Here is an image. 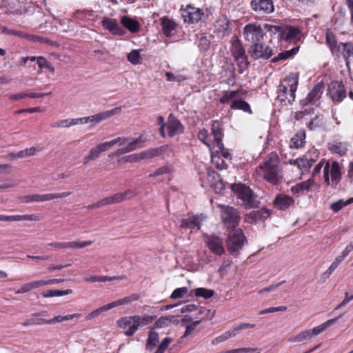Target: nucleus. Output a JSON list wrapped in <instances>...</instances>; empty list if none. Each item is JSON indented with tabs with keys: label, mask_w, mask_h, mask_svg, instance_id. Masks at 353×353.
Masks as SVG:
<instances>
[{
	"label": "nucleus",
	"mask_w": 353,
	"mask_h": 353,
	"mask_svg": "<svg viewBox=\"0 0 353 353\" xmlns=\"http://www.w3.org/2000/svg\"><path fill=\"white\" fill-rule=\"evenodd\" d=\"M156 318V316L148 314L124 316L117 321V325L119 327L126 330L124 332L126 336H132L140 327L150 324Z\"/></svg>",
	"instance_id": "f257e3e1"
},
{
	"label": "nucleus",
	"mask_w": 353,
	"mask_h": 353,
	"mask_svg": "<svg viewBox=\"0 0 353 353\" xmlns=\"http://www.w3.org/2000/svg\"><path fill=\"white\" fill-rule=\"evenodd\" d=\"M279 163L278 156L271 153L259 166L257 172L268 182L276 184L279 181Z\"/></svg>",
	"instance_id": "f03ea898"
},
{
	"label": "nucleus",
	"mask_w": 353,
	"mask_h": 353,
	"mask_svg": "<svg viewBox=\"0 0 353 353\" xmlns=\"http://www.w3.org/2000/svg\"><path fill=\"white\" fill-rule=\"evenodd\" d=\"M299 82L298 74L290 73L278 87V99L282 102L292 103L295 99V92Z\"/></svg>",
	"instance_id": "7ed1b4c3"
},
{
	"label": "nucleus",
	"mask_w": 353,
	"mask_h": 353,
	"mask_svg": "<svg viewBox=\"0 0 353 353\" xmlns=\"http://www.w3.org/2000/svg\"><path fill=\"white\" fill-rule=\"evenodd\" d=\"M232 190L236 193L238 198L241 200V205L247 209L256 208L258 201L252 190L247 185L239 183L233 184Z\"/></svg>",
	"instance_id": "20e7f679"
},
{
	"label": "nucleus",
	"mask_w": 353,
	"mask_h": 353,
	"mask_svg": "<svg viewBox=\"0 0 353 353\" xmlns=\"http://www.w3.org/2000/svg\"><path fill=\"white\" fill-rule=\"evenodd\" d=\"M246 241L242 230L233 228L229 232L226 240L228 250L232 255L238 256Z\"/></svg>",
	"instance_id": "39448f33"
},
{
	"label": "nucleus",
	"mask_w": 353,
	"mask_h": 353,
	"mask_svg": "<svg viewBox=\"0 0 353 353\" xmlns=\"http://www.w3.org/2000/svg\"><path fill=\"white\" fill-rule=\"evenodd\" d=\"M239 91H225L219 101L223 104H229L232 110H241L250 114L252 110L250 105L244 100L239 98Z\"/></svg>",
	"instance_id": "423d86ee"
},
{
	"label": "nucleus",
	"mask_w": 353,
	"mask_h": 353,
	"mask_svg": "<svg viewBox=\"0 0 353 353\" xmlns=\"http://www.w3.org/2000/svg\"><path fill=\"white\" fill-rule=\"evenodd\" d=\"M230 43V52L237 65L242 68H248L250 62L241 40L236 35H234L231 37Z\"/></svg>",
	"instance_id": "0eeeda50"
},
{
	"label": "nucleus",
	"mask_w": 353,
	"mask_h": 353,
	"mask_svg": "<svg viewBox=\"0 0 353 353\" xmlns=\"http://www.w3.org/2000/svg\"><path fill=\"white\" fill-rule=\"evenodd\" d=\"M218 207L220 208L221 219L224 225L228 228H236V227L241 220V216L237 210L223 204H219Z\"/></svg>",
	"instance_id": "6e6552de"
},
{
	"label": "nucleus",
	"mask_w": 353,
	"mask_h": 353,
	"mask_svg": "<svg viewBox=\"0 0 353 353\" xmlns=\"http://www.w3.org/2000/svg\"><path fill=\"white\" fill-rule=\"evenodd\" d=\"M117 139L120 140L117 143L120 148L112 153L114 156L124 154L141 148L143 147V143L144 142L142 139V137H139L137 139L119 137Z\"/></svg>",
	"instance_id": "1a4fd4ad"
},
{
	"label": "nucleus",
	"mask_w": 353,
	"mask_h": 353,
	"mask_svg": "<svg viewBox=\"0 0 353 353\" xmlns=\"http://www.w3.org/2000/svg\"><path fill=\"white\" fill-rule=\"evenodd\" d=\"M325 182L330 185V175L333 186H336L342 179L341 167L339 162L334 161L332 163L327 161L323 169Z\"/></svg>",
	"instance_id": "9d476101"
},
{
	"label": "nucleus",
	"mask_w": 353,
	"mask_h": 353,
	"mask_svg": "<svg viewBox=\"0 0 353 353\" xmlns=\"http://www.w3.org/2000/svg\"><path fill=\"white\" fill-rule=\"evenodd\" d=\"M181 10L184 22L188 23L203 21L207 17V15L202 9L192 5H188L185 8H181Z\"/></svg>",
	"instance_id": "9b49d317"
},
{
	"label": "nucleus",
	"mask_w": 353,
	"mask_h": 353,
	"mask_svg": "<svg viewBox=\"0 0 353 353\" xmlns=\"http://www.w3.org/2000/svg\"><path fill=\"white\" fill-rule=\"evenodd\" d=\"M122 108L117 107L112 110H105L101 112H99L97 114L79 118V124H84L87 123H92V125H95L96 124L100 123L101 121L109 119L114 115L119 114L121 112Z\"/></svg>",
	"instance_id": "f8f14e48"
},
{
	"label": "nucleus",
	"mask_w": 353,
	"mask_h": 353,
	"mask_svg": "<svg viewBox=\"0 0 353 353\" xmlns=\"http://www.w3.org/2000/svg\"><path fill=\"white\" fill-rule=\"evenodd\" d=\"M244 39L246 41L259 43L265 35L260 25L256 23L247 24L243 28Z\"/></svg>",
	"instance_id": "ddd939ff"
},
{
	"label": "nucleus",
	"mask_w": 353,
	"mask_h": 353,
	"mask_svg": "<svg viewBox=\"0 0 353 353\" xmlns=\"http://www.w3.org/2000/svg\"><path fill=\"white\" fill-rule=\"evenodd\" d=\"M248 53L254 60L268 59L273 54V50L269 46L259 43L250 46L248 48Z\"/></svg>",
	"instance_id": "4468645a"
},
{
	"label": "nucleus",
	"mask_w": 353,
	"mask_h": 353,
	"mask_svg": "<svg viewBox=\"0 0 353 353\" xmlns=\"http://www.w3.org/2000/svg\"><path fill=\"white\" fill-rule=\"evenodd\" d=\"M204 242L210 250L216 255H222L225 253L223 243L219 236L215 234H203Z\"/></svg>",
	"instance_id": "2eb2a0df"
},
{
	"label": "nucleus",
	"mask_w": 353,
	"mask_h": 353,
	"mask_svg": "<svg viewBox=\"0 0 353 353\" xmlns=\"http://www.w3.org/2000/svg\"><path fill=\"white\" fill-rule=\"evenodd\" d=\"M328 95L335 102H341L346 97V91L341 81L332 82L327 89Z\"/></svg>",
	"instance_id": "dca6fc26"
},
{
	"label": "nucleus",
	"mask_w": 353,
	"mask_h": 353,
	"mask_svg": "<svg viewBox=\"0 0 353 353\" xmlns=\"http://www.w3.org/2000/svg\"><path fill=\"white\" fill-rule=\"evenodd\" d=\"M250 5L254 11L261 14H268L274 10L272 0H252Z\"/></svg>",
	"instance_id": "f3484780"
},
{
	"label": "nucleus",
	"mask_w": 353,
	"mask_h": 353,
	"mask_svg": "<svg viewBox=\"0 0 353 353\" xmlns=\"http://www.w3.org/2000/svg\"><path fill=\"white\" fill-rule=\"evenodd\" d=\"M161 149H151L143 151L140 153L132 154L123 158L125 162L134 163L139 162L143 159H148L157 157L159 154Z\"/></svg>",
	"instance_id": "a211bd4d"
},
{
	"label": "nucleus",
	"mask_w": 353,
	"mask_h": 353,
	"mask_svg": "<svg viewBox=\"0 0 353 353\" xmlns=\"http://www.w3.org/2000/svg\"><path fill=\"white\" fill-rule=\"evenodd\" d=\"M168 135L173 137L184 132V126L181 121L172 114H170L166 124Z\"/></svg>",
	"instance_id": "6ab92c4d"
},
{
	"label": "nucleus",
	"mask_w": 353,
	"mask_h": 353,
	"mask_svg": "<svg viewBox=\"0 0 353 353\" xmlns=\"http://www.w3.org/2000/svg\"><path fill=\"white\" fill-rule=\"evenodd\" d=\"M270 215V211L263 208L260 210L252 211L244 217L245 222L254 223L259 221H265Z\"/></svg>",
	"instance_id": "aec40b11"
},
{
	"label": "nucleus",
	"mask_w": 353,
	"mask_h": 353,
	"mask_svg": "<svg viewBox=\"0 0 353 353\" xmlns=\"http://www.w3.org/2000/svg\"><path fill=\"white\" fill-rule=\"evenodd\" d=\"M204 216L201 215H192L187 219H183L181 221L180 227L181 228H200V224L204 219Z\"/></svg>",
	"instance_id": "412c9836"
},
{
	"label": "nucleus",
	"mask_w": 353,
	"mask_h": 353,
	"mask_svg": "<svg viewBox=\"0 0 353 353\" xmlns=\"http://www.w3.org/2000/svg\"><path fill=\"white\" fill-rule=\"evenodd\" d=\"M103 26L108 30L112 34L115 35H123L125 31L119 27L118 23L115 19H112L108 17H105L102 21Z\"/></svg>",
	"instance_id": "4be33fe9"
},
{
	"label": "nucleus",
	"mask_w": 353,
	"mask_h": 353,
	"mask_svg": "<svg viewBox=\"0 0 353 353\" xmlns=\"http://www.w3.org/2000/svg\"><path fill=\"white\" fill-rule=\"evenodd\" d=\"M211 132L214 136V140L216 145L223 147L222 139L223 137V129L221 123L219 121H212L211 125Z\"/></svg>",
	"instance_id": "5701e85b"
},
{
	"label": "nucleus",
	"mask_w": 353,
	"mask_h": 353,
	"mask_svg": "<svg viewBox=\"0 0 353 353\" xmlns=\"http://www.w3.org/2000/svg\"><path fill=\"white\" fill-rule=\"evenodd\" d=\"M161 27L166 37H172L175 34L176 23L171 19L164 17L161 19Z\"/></svg>",
	"instance_id": "b1692460"
},
{
	"label": "nucleus",
	"mask_w": 353,
	"mask_h": 353,
	"mask_svg": "<svg viewBox=\"0 0 353 353\" xmlns=\"http://www.w3.org/2000/svg\"><path fill=\"white\" fill-rule=\"evenodd\" d=\"M159 343V333L154 330V328H151L148 332V336L145 343V350L150 352H152Z\"/></svg>",
	"instance_id": "393cba45"
},
{
	"label": "nucleus",
	"mask_w": 353,
	"mask_h": 353,
	"mask_svg": "<svg viewBox=\"0 0 353 353\" xmlns=\"http://www.w3.org/2000/svg\"><path fill=\"white\" fill-rule=\"evenodd\" d=\"M294 203V199L288 195L280 194L277 196L274 200L275 207L281 210L288 208Z\"/></svg>",
	"instance_id": "a878e982"
},
{
	"label": "nucleus",
	"mask_w": 353,
	"mask_h": 353,
	"mask_svg": "<svg viewBox=\"0 0 353 353\" xmlns=\"http://www.w3.org/2000/svg\"><path fill=\"white\" fill-rule=\"evenodd\" d=\"M326 43L328 45L333 54H338L340 51V46L338 44L336 35L330 30L325 34Z\"/></svg>",
	"instance_id": "bb28decb"
},
{
	"label": "nucleus",
	"mask_w": 353,
	"mask_h": 353,
	"mask_svg": "<svg viewBox=\"0 0 353 353\" xmlns=\"http://www.w3.org/2000/svg\"><path fill=\"white\" fill-rule=\"evenodd\" d=\"M340 317H341V316H339L336 318L329 319L327 321H325V323L321 324L320 325L315 327L313 329L308 330L309 332H310L311 337L321 334L324 330H325L327 327L334 325L335 323H336L338 321V320Z\"/></svg>",
	"instance_id": "cd10ccee"
},
{
	"label": "nucleus",
	"mask_w": 353,
	"mask_h": 353,
	"mask_svg": "<svg viewBox=\"0 0 353 353\" xmlns=\"http://www.w3.org/2000/svg\"><path fill=\"white\" fill-rule=\"evenodd\" d=\"M121 21L123 26L132 33L139 32L140 29L139 23L137 20L127 16L123 17Z\"/></svg>",
	"instance_id": "c85d7f7f"
},
{
	"label": "nucleus",
	"mask_w": 353,
	"mask_h": 353,
	"mask_svg": "<svg viewBox=\"0 0 353 353\" xmlns=\"http://www.w3.org/2000/svg\"><path fill=\"white\" fill-rule=\"evenodd\" d=\"M323 83L316 84L307 97V101L310 103H314L318 101L323 93Z\"/></svg>",
	"instance_id": "c756f323"
},
{
	"label": "nucleus",
	"mask_w": 353,
	"mask_h": 353,
	"mask_svg": "<svg viewBox=\"0 0 353 353\" xmlns=\"http://www.w3.org/2000/svg\"><path fill=\"white\" fill-rule=\"evenodd\" d=\"M300 34V30L297 28L289 26L284 28L281 33V37L284 40L295 39Z\"/></svg>",
	"instance_id": "7c9ffc66"
},
{
	"label": "nucleus",
	"mask_w": 353,
	"mask_h": 353,
	"mask_svg": "<svg viewBox=\"0 0 353 353\" xmlns=\"http://www.w3.org/2000/svg\"><path fill=\"white\" fill-rule=\"evenodd\" d=\"M71 194L70 192H64L61 193H48L43 194H39V202L51 201L57 199L65 198Z\"/></svg>",
	"instance_id": "2f4dec72"
},
{
	"label": "nucleus",
	"mask_w": 353,
	"mask_h": 353,
	"mask_svg": "<svg viewBox=\"0 0 353 353\" xmlns=\"http://www.w3.org/2000/svg\"><path fill=\"white\" fill-rule=\"evenodd\" d=\"M79 124V118L76 119H68L57 121L52 123L50 126L52 128H70L72 125Z\"/></svg>",
	"instance_id": "473e14b6"
},
{
	"label": "nucleus",
	"mask_w": 353,
	"mask_h": 353,
	"mask_svg": "<svg viewBox=\"0 0 353 353\" xmlns=\"http://www.w3.org/2000/svg\"><path fill=\"white\" fill-rule=\"evenodd\" d=\"M314 161L315 160L312 159H308L307 158H299L293 161V163L300 170H302L303 171H307L311 168Z\"/></svg>",
	"instance_id": "72a5a7b5"
},
{
	"label": "nucleus",
	"mask_w": 353,
	"mask_h": 353,
	"mask_svg": "<svg viewBox=\"0 0 353 353\" xmlns=\"http://www.w3.org/2000/svg\"><path fill=\"white\" fill-rule=\"evenodd\" d=\"M311 339L310 332L308 330H305L301 332L296 336L290 338L288 341L291 343H303L310 341Z\"/></svg>",
	"instance_id": "f704fd0d"
},
{
	"label": "nucleus",
	"mask_w": 353,
	"mask_h": 353,
	"mask_svg": "<svg viewBox=\"0 0 353 353\" xmlns=\"http://www.w3.org/2000/svg\"><path fill=\"white\" fill-rule=\"evenodd\" d=\"M305 138L304 132H298L294 137L291 139L290 148L298 149L303 146L304 139Z\"/></svg>",
	"instance_id": "c9c22d12"
},
{
	"label": "nucleus",
	"mask_w": 353,
	"mask_h": 353,
	"mask_svg": "<svg viewBox=\"0 0 353 353\" xmlns=\"http://www.w3.org/2000/svg\"><path fill=\"white\" fill-rule=\"evenodd\" d=\"M138 298H139V296L137 294H133L130 296H125L123 299H118L117 301H113L110 303V305H112L111 306L112 308H114V307L122 305L129 304L132 301H137L138 299Z\"/></svg>",
	"instance_id": "e433bc0d"
},
{
	"label": "nucleus",
	"mask_w": 353,
	"mask_h": 353,
	"mask_svg": "<svg viewBox=\"0 0 353 353\" xmlns=\"http://www.w3.org/2000/svg\"><path fill=\"white\" fill-rule=\"evenodd\" d=\"M111 306L112 305H110V303H108L107 305H103V306L92 311L91 312H90L88 314H87L85 316V320L90 321L91 319H93L97 317L103 312H107V311L112 309Z\"/></svg>",
	"instance_id": "4c0bfd02"
},
{
	"label": "nucleus",
	"mask_w": 353,
	"mask_h": 353,
	"mask_svg": "<svg viewBox=\"0 0 353 353\" xmlns=\"http://www.w3.org/2000/svg\"><path fill=\"white\" fill-rule=\"evenodd\" d=\"M72 293V290L71 289H67L65 290H50L45 292H43L42 296L46 298H48V297L61 296L68 295V294H70Z\"/></svg>",
	"instance_id": "58836bf2"
},
{
	"label": "nucleus",
	"mask_w": 353,
	"mask_h": 353,
	"mask_svg": "<svg viewBox=\"0 0 353 353\" xmlns=\"http://www.w3.org/2000/svg\"><path fill=\"white\" fill-rule=\"evenodd\" d=\"M39 150L35 147H31L30 148H26L25 150H21L17 154H12L16 159L24 158L27 157H31L37 154Z\"/></svg>",
	"instance_id": "ea45409f"
},
{
	"label": "nucleus",
	"mask_w": 353,
	"mask_h": 353,
	"mask_svg": "<svg viewBox=\"0 0 353 353\" xmlns=\"http://www.w3.org/2000/svg\"><path fill=\"white\" fill-rule=\"evenodd\" d=\"M39 221V217L37 214L12 215L11 221Z\"/></svg>",
	"instance_id": "a19ab883"
},
{
	"label": "nucleus",
	"mask_w": 353,
	"mask_h": 353,
	"mask_svg": "<svg viewBox=\"0 0 353 353\" xmlns=\"http://www.w3.org/2000/svg\"><path fill=\"white\" fill-rule=\"evenodd\" d=\"M217 30L219 32L223 34V35H228L230 32L229 28V21L225 18L220 19L218 21Z\"/></svg>",
	"instance_id": "79ce46f5"
},
{
	"label": "nucleus",
	"mask_w": 353,
	"mask_h": 353,
	"mask_svg": "<svg viewBox=\"0 0 353 353\" xmlns=\"http://www.w3.org/2000/svg\"><path fill=\"white\" fill-rule=\"evenodd\" d=\"M353 203V197L349 199L347 201H344L343 199H339L337 201L333 203L330 205V208L334 212H339L341 210L344 206H346L349 204H351Z\"/></svg>",
	"instance_id": "37998d69"
},
{
	"label": "nucleus",
	"mask_w": 353,
	"mask_h": 353,
	"mask_svg": "<svg viewBox=\"0 0 353 353\" xmlns=\"http://www.w3.org/2000/svg\"><path fill=\"white\" fill-rule=\"evenodd\" d=\"M47 312L42 311L37 313H34L31 314V317L26 320L24 323H22V325L24 327L34 325H40L41 322H39L41 320L34 321L35 316H46Z\"/></svg>",
	"instance_id": "c03bdc74"
},
{
	"label": "nucleus",
	"mask_w": 353,
	"mask_h": 353,
	"mask_svg": "<svg viewBox=\"0 0 353 353\" xmlns=\"http://www.w3.org/2000/svg\"><path fill=\"white\" fill-rule=\"evenodd\" d=\"M128 61L133 65L141 63V57L140 55V50H133L127 56Z\"/></svg>",
	"instance_id": "a18cd8bd"
},
{
	"label": "nucleus",
	"mask_w": 353,
	"mask_h": 353,
	"mask_svg": "<svg viewBox=\"0 0 353 353\" xmlns=\"http://www.w3.org/2000/svg\"><path fill=\"white\" fill-rule=\"evenodd\" d=\"M236 333H232L231 331H228L223 333V334L213 339L211 341L213 345H216L221 343H223L228 339H230L232 336H234Z\"/></svg>",
	"instance_id": "49530a36"
},
{
	"label": "nucleus",
	"mask_w": 353,
	"mask_h": 353,
	"mask_svg": "<svg viewBox=\"0 0 353 353\" xmlns=\"http://www.w3.org/2000/svg\"><path fill=\"white\" fill-rule=\"evenodd\" d=\"M329 149L332 152L338 154L340 156L345 155L347 150L346 146L342 143L333 144L329 148Z\"/></svg>",
	"instance_id": "de8ad7c7"
},
{
	"label": "nucleus",
	"mask_w": 353,
	"mask_h": 353,
	"mask_svg": "<svg viewBox=\"0 0 353 353\" xmlns=\"http://www.w3.org/2000/svg\"><path fill=\"white\" fill-rule=\"evenodd\" d=\"M194 294L197 297H203L204 299L211 298L214 295V291L203 288H199L194 290Z\"/></svg>",
	"instance_id": "09e8293b"
},
{
	"label": "nucleus",
	"mask_w": 353,
	"mask_h": 353,
	"mask_svg": "<svg viewBox=\"0 0 353 353\" xmlns=\"http://www.w3.org/2000/svg\"><path fill=\"white\" fill-rule=\"evenodd\" d=\"M198 139L211 149V141L209 139V134L207 130H201L198 134Z\"/></svg>",
	"instance_id": "8fccbe9b"
},
{
	"label": "nucleus",
	"mask_w": 353,
	"mask_h": 353,
	"mask_svg": "<svg viewBox=\"0 0 353 353\" xmlns=\"http://www.w3.org/2000/svg\"><path fill=\"white\" fill-rule=\"evenodd\" d=\"M297 48H294L291 50H288L285 52L280 53L277 57H275L272 59V62H277L281 60H285L292 56L297 52Z\"/></svg>",
	"instance_id": "3c124183"
},
{
	"label": "nucleus",
	"mask_w": 353,
	"mask_h": 353,
	"mask_svg": "<svg viewBox=\"0 0 353 353\" xmlns=\"http://www.w3.org/2000/svg\"><path fill=\"white\" fill-rule=\"evenodd\" d=\"M172 339L170 337L164 338L158 345L154 353H164L165 350L168 347L169 345L172 343Z\"/></svg>",
	"instance_id": "603ef678"
},
{
	"label": "nucleus",
	"mask_w": 353,
	"mask_h": 353,
	"mask_svg": "<svg viewBox=\"0 0 353 353\" xmlns=\"http://www.w3.org/2000/svg\"><path fill=\"white\" fill-rule=\"evenodd\" d=\"M92 243L91 241H70L67 242L68 248L79 249L90 245Z\"/></svg>",
	"instance_id": "864d4df0"
},
{
	"label": "nucleus",
	"mask_w": 353,
	"mask_h": 353,
	"mask_svg": "<svg viewBox=\"0 0 353 353\" xmlns=\"http://www.w3.org/2000/svg\"><path fill=\"white\" fill-rule=\"evenodd\" d=\"M188 288L186 287H182L176 288L173 291L170 297L173 299H176L183 297L185 294L188 293Z\"/></svg>",
	"instance_id": "5fc2aeb1"
},
{
	"label": "nucleus",
	"mask_w": 353,
	"mask_h": 353,
	"mask_svg": "<svg viewBox=\"0 0 353 353\" xmlns=\"http://www.w3.org/2000/svg\"><path fill=\"white\" fill-rule=\"evenodd\" d=\"M287 310L286 306H279V307H271L265 310H262L259 312V315L265 314L268 313H272L276 312H283Z\"/></svg>",
	"instance_id": "6e6d98bb"
},
{
	"label": "nucleus",
	"mask_w": 353,
	"mask_h": 353,
	"mask_svg": "<svg viewBox=\"0 0 353 353\" xmlns=\"http://www.w3.org/2000/svg\"><path fill=\"white\" fill-rule=\"evenodd\" d=\"M211 156L212 162L216 164V166L218 169L224 170L228 168L226 163L223 160L221 159L219 157H216L213 154H212Z\"/></svg>",
	"instance_id": "4d7b16f0"
},
{
	"label": "nucleus",
	"mask_w": 353,
	"mask_h": 353,
	"mask_svg": "<svg viewBox=\"0 0 353 353\" xmlns=\"http://www.w3.org/2000/svg\"><path fill=\"white\" fill-rule=\"evenodd\" d=\"M352 300H353V294L350 295L348 292H345L344 299L335 307L334 310H337L345 307Z\"/></svg>",
	"instance_id": "13d9d810"
},
{
	"label": "nucleus",
	"mask_w": 353,
	"mask_h": 353,
	"mask_svg": "<svg viewBox=\"0 0 353 353\" xmlns=\"http://www.w3.org/2000/svg\"><path fill=\"white\" fill-rule=\"evenodd\" d=\"M119 141L120 140L117 139V137L116 139H114L113 140H111L110 141H106L104 143H101L99 144L101 145V148H102V150H103V152H105V151L110 150V148H112L115 145H117Z\"/></svg>",
	"instance_id": "bf43d9fd"
},
{
	"label": "nucleus",
	"mask_w": 353,
	"mask_h": 353,
	"mask_svg": "<svg viewBox=\"0 0 353 353\" xmlns=\"http://www.w3.org/2000/svg\"><path fill=\"white\" fill-rule=\"evenodd\" d=\"M170 168L169 166L165 165L158 168L155 172L149 175L150 177H155L159 175H163L165 174H168L170 172Z\"/></svg>",
	"instance_id": "052dcab7"
},
{
	"label": "nucleus",
	"mask_w": 353,
	"mask_h": 353,
	"mask_svg": "<svg viewBox=\"0 0 353 353\" xmlns=\"http://www.w3.org/2000/svg\"><path fill=\"white\" fill-rule=\"evenodd\" d=\"M108 199L110 201V204L112 205L122 202L123 201V196L121 192H118L113 194L112 196H108Z\"/></svg>",
	"instance_id": "680f3d73"
},
{
	"label": "nucleus",
	"mask_w": 353,
	"mask_h": 353,
	"mask_svg": "<svg viewBox=\"0 0 353 353\" xmlns=\"http://www.w3.org/2000/svg\"><path fill=\"white\" fill-rule=\"evenodd\" d=\"M102 152H103V150H102V148H101L100 144H98L96 147L91 148L89 151L90 154L94 160L99 158L100 154Z\"/></svg>",
	"instance_id": "e2e57ef3"
},
{
	"label": "nucleus",
	"mask_w": 353,
	"mask_h": 353,
	"mask_svg": "<svg viewBox=\"0 0 353 353\" xmlns=\"http://www.w3.org/2000/svg\"><path fill=\"white\" fill-rule=\"evenodd\" d=\"M301 188L303 191H307L312 188L314 185V181L313 179H309L303 182L299 183Z\"/></svg>",
	"instance_id": "0e129e2a"
},
{
	"label": "nucleus",
	"mask_w": 353,
	"mask_h": 353,
	"mask_svg": "<svg viewBox=\"0 0 353 353\" xmlns=\"http://www.w3.org/2000/svg\"><path fill=\"white\" fill-rule=\"evenodd\" d=\"M39 194H32V195H26V196L21 197L20 199L22 202L28 203H30V202H39Z\"/></svg>",
	"instance_id": "69168bd1"
},
{
	"label": "nucleus",
	"mask_w": 353,
	"mask_h": 353,
	"mask_svg": "<svg viewBox=\"0 0 353 353\" xmlns=\"http://www.w3.org/2000/svg\"><path fill=\"white\" fill-rule=\"evenodd\" d=\"M254 326L255 325L254 324L244 323H241L239 325L234 327L232 328V330L230 331L232 333H236V332H237V331L253 328V327H254Z\"/></svg>",
	"instance_id": "338daca9"
},
{
	"label": "nucleus",
	"mask_w": 353,
	"mask_h": 353,
	"mask_svg": "<svg viewBox=\"0 0 353 353\" xmlns=\"http://www.w3.org/2000/svg\"><path fill=\"white\" fill-rule=\"evenodd\" d=\"M170 320L168 318L161 317L154 323L155 327L162 328L168 325Z\"/></svg>",
	"instance_id": "774afa93"
}]
</instances>
